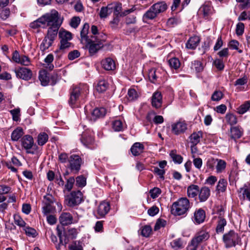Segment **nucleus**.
Here are the masks:
<instances>
[{"label": "nucleus", "mask_w": 250, "mask_h": 250, "mask_svg": "<svg viewBox=\"0 0 250 250\" xmlns=\"http://www.w3.org/2000/svg\"><path fill=\"white\" fill-rule=\"evenodd\" d=\"M167 5L163 1H159L153 4L149 9L144 14L143 19L144 21L152 20L162 13L165 12L167 9Z\"/></svg>", "instance_id": "nucleus-1"}, {"label": "nucleus", "mask_w": 250, "mask_h": 250, "mask_svg": "<svg viewBox=\"0 0 250 250\" xmlns=\"http://www.w3.org/2000/svg\"><path fill=\"white\" fill-rule=\"evenodd\" d=\"M189 200L186 197L181 198L174 202L171 207V213L175 216L184 215L190 208Z\"/></svg>", "instance_id": "nucleus-2"}, {"label": "nucleus", "mask_w": 250, "mask_h": 250, "mask_svg": "<svg viewBox=\"0 0 250 250\" xmlns=\"http://www.w3.org/2000/svg\"><path fill=\"white\" fill-rule=\"evenodd\" d=\"M110 5H114L111 8L113 9V19L112 21H110V24H112V28H116L118 25L120 21V17L125 16L133 12L135 10L134 7H133L131 9L125 10L124 11L122 12L121 3L116 2L114 3H111Z\"/></svg>", "instance_id": "nucleus-3"}, {"label": "nucleus", "mask_w": 250, "mask_h": 250, "mask_svg": "<svg viewBox=\"0 0 250 250\" xmlns=\"http://www.w3.org/2000/svg\"><path fill=\"white\" fill-rule=\"evenodd\" d=\"M83 85H73L69 90L70 98L68 104L72 108L77 107L79 99L83 93Z\"/></svg>", "instance_id": "nucleus-4"}, {"label": "nucleus", "mask_w": 250, "mask_h": 250, "mask_svg": "<svg viewBox=\"0 0 250 250\" xmlns=\"http://www.w3.org/2000/svg\"><path fill=\"white\" fill-rule=\"evenodd\" d=\"M223 242L225 247L229 248L235 247L236 245H241V240L238 234L233 230L224 234L223 236Z\"/></svg>", "instance_id": "nucleus-5"}, {"label": "nucleus", "mask_w": 250, "mask_h": 250, "mask_svg": "<svg viewBox=\"0 0 250 250\" xmlns=\"http://www.w3.org/2000/svg\"><path fill=\"white\" fill-rule=\"evenodd\" d=\"M85 43L90 56L95 55L103 47L102 41L94 36H91L90 40L85 42Z\"/></svg>", "instance_id": "nucleus-6"}, {"label": "nucleus", "mask_w": 250, "mask_h": 250, "mask_svg": "<svg viewBox=\"0 0 250 250\" xmlns=\"http://www.w3.org/2000/svg\"><path fill=\"white\" fill-rule=\"evenodd\" d=\"M83 201V194L80 190L73 191L65 197V204L70 207L79 205Z\"/></svg>", "instance_id": "nucleus-7"}, {"label": "nucleus", "mask_w": 250, "mask_h": 250, "mask_svg": "<svg viewBox=\"0 0 250 250\" xmlns=\"http://www.w3.org/2000/svg\"><path fill=\"white\" fill-rule=\"evenodd\" d=\"M44 24H47L48 26H52L56 24L61 25L62 22L59 20V13L55 10H53L50 13H46L43 15Z\"/></svg>", "instance_id": "nucleus-8"}, {"label": "nucleus", "mask_w": 250, "mask_h": 250, "mask_svg": "<svg viewBox=\"0 0 250 250\" xmlns=\"http://www.w3.org/2000/svg\"><path fill=\"white\" fill-rule=\"evenodd\" d=\"M80 140L82 143L87 148L92 149L96 147L93 134L92 132L88 131L83 132Z\"/></svg>", "instance_id": "nucleus-9"}, {"label": "nucleus", "mask_w": 250, "mask_h": 250, "mask_svg": "<svg viewBox=\"0 0 250 250\" xmlns=\"http://www.w3.org/2000/svg\"><path fill=\"white\" fill-rule=\"evenodd\" d=\"M21 144L23 147L27 150L28 153L32 154H37L35 151L30 150L32 147H38L36 145H34V140L31 136L29 135L23 136L21 139Z\"/></svg>", "instance_id": "nucleus-10"}, {"label": "nucleus", "mask_w": 250, "mask_h": 250, "mask_svg": "<svg viewBox=\"0 0 250 250\" xmlns=\"http://www.w3.org/2000/svg\"><path fill=\"white\" fill-rule=\"evenodd\" d=\"M224 210L222 208H219L216 212L218 220L216 231L218 233L222 232L224 230V227L227 225V221L224 217Z\"/></svg>", "instance_id": "nucleus-11"}, {"label": "nucleus", "mask_w": 250, "mask_h": 250, "mask_svg": "<svg viewBox=\"0 0 250 250\" xmlns=\"http://www.w3.org/2000/svg\"><path fill=\"white\" fill-rule=\"evenodd\" d=\"M210 237L208 231L204 229L198 231L191 240L198 245L208 240Z\"/></svg>", "instance_id": "nucleus-12"}, {"label": "nucleus", "mask_w": 250, "mask_h": 250, "mask_svg": "<svg viewBox=\"0 0 250 250\" xmlns=\"http://www.w3.org/2000/svg\"><path fill=\"white\" fill-rule=\"evenodd\" d=\"M15 72L18 78L24 80H30L32 76L31 70L26 67H20L15 70Z\"/></svg>", "instance_id": "nucleus-13"}, {"label": "nucleus", "mask_w": 250, "mask_h": 250, "mask_svg": "<svg viewBox=\"0 0 250 250\" xmlns=\"http://www.w3.org/2000/svg\"><path fill=\"white\" fill-rule=\"evenodd\" d=\"M68 161L71 170L78 173L80 170L82 164L81 157H69Z\"/></svg>", "instance_id": "nucleus-14"}, {"label": "nucleus", "mask_w": 250, "mask_h": 250, "mask_svg": "<svg viewBox=\"0 0 250 250\" xmlns=\"http://www.w3.org/2000/svg\"><path fill=\"white\" fill-rule=\"evenodd\" d=\"M106 113V110L104 107H96L93 110L90 116V120L95 122L99 118L104 117Z\"/></svg>", "instance_id": "nucleus-15"}, {"label": "nucleus", "mask_w": 250, "mask_h": 250, "mask_svg": "<svg viewBox=\"0 0 250 250\" xmlns=\"http://www.w3.org/2000/svg\"><path fill=\"white\" fill-rule=\"evenodd\" d=\"M172 132L175 135L184 133L187 129V124L183 122H178L171 125Z\"/></svg>", "instance_id": "nucleus-16"}, {"label": "nucleus", "mask_w": 250, "mask_h": 250, "mask_svg": "<svg viewBox=\"0 0 250 250\" xmlns=\"http://www.w3.org/2000/svg\"><path fill=\"white\" fill-rule=\"evenodd\" d=\"M162 104V95L160 92H154L151 97V104L155 108H159Z\"/></svg>", "instance_id": "nucleus-17"}, {"label": "nucleus", "mask_w": 250, "mask_h": 250, "mask_svg": "<svg viewBox=\"0 0 250 250\" xmlns=\"http://www.w3.org/2000/svg\"><path fill=\"white\" fill-rule=\"evenodd\" d=\"M210 195V190L207 187H202L198 193V198L200 202H204L208 200Z\"/></svg>", "instance_id": "nucleus-18"}, {"label": "nucleus", "mask_w": 250, "mask_h": 250, "mask_svg": "<svg viewBox=\"0 0 250 250\" xmlns=\"http://www.w3.org/2000/svg\"><path fill=\"white\" fill-rule=\"evenodd\" d=\"M206 218V213L202 208H199L196 210L194 213V222L196 224L202 223Z\"/></svg>", "instance_id": "nucleus-19"}, {"label": "nucleus", "mask_w": 250, "mask_h": 250, "mask_svg": "<svg viewBox=\"0 0 250 250\" xmlns=\"http://www.w3.org/2000/svg\"><path fill=\"white\" fill-rule=\"evenodd\" d=\"M145 147L143 144L136 142L130 148L131 153L134 156L141 155L144 151Z\"/></svg>", "instance_id": "nucleus-20"}, {"label": "nucleus", "mask_w": 250, "mask_h": 250, "mask_svg": "<svg viewBox=\"0 0 250 250\" xmlns=\"http://www.w3.org/2000/svg\"><path fill=\"white\" fill-rule=\"evenodd\" d=\"M59 221L62 226H67L72 223L73 216L70 213L63 212L59 217Z\"/></svg>", "instance_id": "nucleus-21"}, {"label": "nucleus", "mask_w": 250, "mask_h": 250, "mask_svg": "<svg viewBox=\"0 0 250 250\" xmlns=\"http://www.w3.org/2000/svg\"><path fill=\"white\" fill-rule=\"evenodd\" d=\"M109 210V202H102L98 206L97 213L99 217H104Z\"/></svg>", "instance_id": "nucleus-22"}, {"label": "nucleus", "mask_w": 250, "mask_h": 250, "mask_svg": "<svg viewBox=\"0 0 250 250\" xmlns=\"http://www.w3.org/2000/svg\"><path fill=\"white\" fill-rule=\"evenodd\" d=\"M230 137L236 140L240 138L243 135V130L239 126H231L230 128Z\"/></svg>", "instance_id": "nucleus-23"}, {"label": "nucleus", "mask_w": 250, "mask_h": 250, "mask_svg": "<svg viewBox=\"0 0 250 250\" xmlns=\"http://www.w3.org/2000/svg\"><path fill=\"white\" fill-rule=\"evenodd\" d=\"M61 25L59 24H56V25H53L52 26H50L47 31V34L45 36L49 39L52 40V41H54L55 39L57 37V33L58 32V30Z\"/></svg>", "instance_id": "nucleus-24"}, {"label": "nucleus", "mask_w": 250, "mask_h": 250, "mask_svg": "<svg viewBox=\"0 0 250 250\" xmlns=\"http://www.w3.org/2000/svg\"><path fill=\"white\" fill-rule=\"evenodd\" d=\"M148 78L151 83H156L160 78L159 71L155 68L151 69L148 72Z\"/></svg>", "instance_id": "nucleus-25"}, {"label": "nucleus", "mask_w": 250, "mask_h": 250, "mask_svg": "<svg viewBox=\"0 0 250 250\" xmlns=\"http://www.w3.org/2000/svg\"><path fill=\"white\" fill-rule=\"evenodd\" d=\"M77 230L75 228L70 229L68 230L67 233L66 232H63V236L65 237L64 244L66 245L68 242V238L72 239H75L77 235Z\"/></svg>", "instance_id": "nucleus-26"}, {"label": "nucleus", "mask_w": 250, "mask_h": 250, "mask_svg": "<svg viewBox=\"0 0 250 250\" xmlns=\"http://www.w3.org/2000/svg\"><path fill=\"white\" fill-rule=\"evenodd\" d=\"M199 187L197 185H191L188 187L187 194L188 196L190 198L196 197L199 193Z\"/></svg>", "instance_id": "nucleus-27"}, {"label": "nucleus", "mask_w": 250, "mask_h": 250, "mask_svg": "<svg viewBox=\"0 0 250 250\" xmlns=\"http://www.w3.org/2000/svg\"><path fill=\"white\" fill-rule=\"evenodd\" d=\"M203 132L199 131L197 132H193L189 137L190 142L192 145H197L203 137Z\"/></svg>", "instance_id": "nucleus-28"}, {"label": "nucleus", "mask_w": 250, "mask_h": 250, "mask_svg": "<svg viewBox=\"0 0 250 250\" xmlns=\"http://www.w3.org/2000/svg\"><path fill=\"white\" fill-rule=\"evenodd\" d=\"M200 40L197 36L192 37L189 38L186 43V47L190 49H194L198 45Z\"/></svg>", "instance_id": "nucleus-29"}, {"label": "nucleus", "mask_w": 250, "mask_h": 250, "mask_svg": "<svg viewBox=\"0 0 250 250\" xmlns=\"http://www.w3.org/2000/svg\"><path fill=\"white\" fill-rule=\"evenodd\" d=\"M23 129L21 127H17L11 134V140L13 141H18L23 135Z\"/></svg>", "instance_id": "nucleus-30"}, {"label": "nucleus", "mask_w": 250, "mask_h": 250, "mask_svg": "<svg viewBox=\"0 0 250 250\" xmlns=\"http://www.w3.org/2000/svg\"><path fill=\"white\" fill-rule=\"evenodd\" d=\"M89 28V25L88 23H85L81 31V37L82 42L83 41H87L90 40V38L87 36Z\"/></svg>", "instance_id": "nucleus-31"}, {"label": "nucleus", "mask_w": 250, "mask_h": 250, "mask_svg": "<svg viewBox=\"0 0 250 250\" xmlns=\"http://www.w3.org/2000/svg\"><path fill=\"white\" fill-rule=\"evenodd\" d=\"M228 183L225 179H220L216 186V190L218 192H224L226 190Z\"/></svg>", "instance_id": "nucleus-32"}, {"label": "nucleus", "mask_w": 250, "mask_h": 250, "mask_svg": "<svg viewBox=\"0 0 250 250\" xmlns=\"http://www.w3.org/2000/svg\"><path fill=\"white\" fill-rule=\"evenodd\" d=\"M211 7L208 4H204L199 9V12L205 19H207L211 13Z\"/></svg>", "instance_id": "nucleus-33"}, {"label": "nucleus", "mask_w": 250, "mask_h": 250, "mask_svg": "<svg viewBox=\"0 0 250 250\" xmlns=\"http://www.w3.org/2000/svg\"><path fill=\"white\" fill-rule=\"evenodd\" d=\"M53 41L51 39H49L46 36H45L44 39L43 40L41 45L40 48L42 51H44L46 49H48L49 47H50L53 42Z\"/></svg>", "instance_id": "nucleus-34"}, {"label": "nucleus", "mask_w": 250, "mask_h": 250, "mask_svg": "<svg viewBox=\"0 0 250 250\" xmlns=\"http://www.w3.org/2000/svg\"><path fill=\"white\" fill-rule=\"evenodd\" d=\"M39 78L42 85L46 86L48 85L49 82V78L45 71L40 72Z\"/></svg>", "instance_id": "nucleus-35"}, {"label": "nucleus", "mask_w": 250, "mask_h": 250, "mask_svg": "<svg viewBox=\"0 0 250 250\" xmlns=\"http://www.w3.org/2000/svg\"><path fill=\"white\" fill-rule=\"evenodd\" d=\"M250 108V101L244 102L239 107L237 108V112L239 114H243L248 111Z\"/></svg>", "instance_id": "nucleus-36"}, {"label": "nucleus", "mask_w": 250, "mask_h": 250, "mask_svg": "<svg viewBox=\"0 0 250 250\" xmlns=\"http://www.w3.org/2000/svg\"><path fill=\"white\" fill-rule=\"evenodd\" d=\"M225 119L227 123L231 126L236 124L237 123V118L236 115L232 113H227L226 115Z\"/></svg>", "instance_id": "nucleus-37"}, {"label": "nucleus", "mask_w": 250, "mask_h": 250, "mask_svg": "<svg viewBox=\"0 0 250 250\" xmlns=\"http://www.w3.org/2000/svg\"><path fill=\"white\" fill-rule=\"evenodd\" d=\"M68 40H60L59 49L56 52H61L62 53H64L65 49L69 48L72 44Z\"/></svg>", "instance_id": "nucleus-38"}, {"label": "nucleus", "mask_w": 250, "mask_h": 250, "mask_svg": "<svg viewBox=\"0 0 250 250\" xmlns=\"http://www.w3.org/2000/svg\"><path fill=\"white\" fill-rule=\"evenodd\" d=\"M108 87V83L105 80H100L96 86V90L99 92L105 91Z\"/></svg>", "instance_id": "nucleus-39"}, {"label": "nucleus", "mask_w": 250, "mask_h": 250, "mask_svg": "<svg viewBox=\"0 0 250 250\" xmlns=\"http://www.w3.org/2000/svg\"><path fill=\"white\" fill-rule=\"evenodd\" d=\"M48 140V136L45 132H42L38 136V144L39 146L44 145Z\"/></svg>", "instance_id": "nucleus-40"}, {"label": "nucleus", "mask_w": 250, "mask_h": 250, "mask_svg": "<svg viewBox=\"0 0 250 250\" xmlns=\"http://www.w3.org/2000/svg\"><path fill=\"white\" fill-rule=\"evenodd\" d=\"M59 37L60 40L70 41L72 38V34L65 30H60L59 32Z\"/></svg>", "instance_id": "nucleus-41"}, {"label": "nucleus", "mask_w": 250, "mask_h": 250, "mask_svg": "<svg viewBox=\"0 0 250 250\" xmlns=\"http://www.w3.org/2000/svg\"><path fill=\"white\" fill-rule=\"evenodd\" d=\"M86 184V178L83 175L78 176L76 178V186L79 188H83Z\"/></svg>", "instance_id": "nucleus-42"}, {"label": "nucleus", "mask_w": 250, "mask_h": 250, "mask_svg": "<svg viewBox=\"0 0 250 250\" xmlns=\"http://www.w3.org/2000/svg\"><path fill=\"white\" fill-rule=\"evenodd\" d=\"M42 212L45 215L54 213L56 211V208L52 204H44L42 207Z\"/></svg>", "instance_id": "nucleus-43"}, {"label": "nucleus", "mask_w": 250, "mask_h": 250, "mask_svg": "<svg viewBox=\"0 0 250 250\" xmlns=\"http://www.w3.org/2000/svg\"><path fill=\"white\" fill-rule=\"evenodd\" d=\"M226 167V163L224 160L217 159V164L216 165V172L217 173L222 172Z\"/></svg>", "instance_id": "nucleus-44"}, {"label": "nucleus", "mask_w": 250, "mask_h": 250, "mask_svg": "<svg viewBox=\"0 0 250 250\" xmlns=\"http://www.w3.org/2000/svg\"><path fill=\"white\" fill-rule=\"evenodd\" d=\"M69 250H83L82 243L80 241H74L72 243L68 246Z\"/></svg>", "instance_id": "nucleus-45"}, {"label": "nucleus", "mask_w": 250, "mask_h": 250, "mask_svg": "<svg viewBox=\"0 0 250 250\" xmlns=\"http://www.w3.org/2000/svg\"><path fill=\"white\" fill-rule=\"evenodd\" d=\"M168 64L170 67L175 69H177L180 66V62L177 58H172L168 60Z\"/></svg>", "instance_id": "nucleus-46"}, {"label": "nucleus", "mask_w": 250, "mask_h": 250, "mask_svg": "<svg viewBox=\"0 0 250 250\" xmlns=\"http://www.w3.org/2000/svg\"><path fill=\"white\" fill-rule=\"evenodd\" d=\"M170 245L174 250H178L183 248V243L180 238L173 240L170 243Z\"/></svg>", "instance_id": "nucleus-47"}, {"label": "nucleus", "mask_w": 250, "mask_h": 250, "mask_svg": "<svg viewBox=\"0 0 250 250\" xmlns=\"http://www.w3.org/2000/svg\"><path fill=\"white\" fill-rule=\"evenodd\" d=\"M191 68L195 70L197 72H200L203 69L202 63L198 61H194L192 62Z\"/></svg>", "instance_id": "nucleus-48"}, {"label": "nucleus", "mask_w": 250, "mask_h": 250, "mask_svg": "<svg viewBox=\"0 0 250 250\" xmlns=\"http://www.w3.org/2000/svg\"><path fill=\"white\" fill-rule=\"evenodd\" d=\"M127 98L129 101H133L138 98L137 92L134 89H129L127 92Z\"/></svg>", "instance_id": "nucleus-49"}, {"label": "nucleus", "mask_w": 250, "mask_h": 250, "mask_svg": "<svg viewBox=\"0 0 250 250\" xmlns=\"http://www.w3.org/2000/svg\"><path fill=\"white\" fill-rule=\"evenodd\" d=\"M43 20H44L42 16L38 20L30 23V27L33 29H37L41 27V25L44 24Z\"/></svg>", "instance_id": "nucleus-50"}, {"label": "nucleus", "mask_w": 250, "mask_h": 250, "mask_svg": "<svg viewBox=\"0 0 250 250\" xmlns=\"http://www.w3.org/2000/svg\"><path fill=\"white\" fill-rule=\"evenodd\" d=\"M56 229L57 231V235L59 238V243L56 245V248L57 250H59L61 246H65L66 245L63 243L62 230L60 229L59 226H57Z\"/></svg>", "instance_id": "nucleus-51"}, {"label": "nucleus", "mask_w": 250, "mask_h": 250, "mask_svg": "<svg viewBox=\"0 0 250 250\" xmlns=\"http://www.w3.org/2000/svg\"><path fill=\"white\" fill-rule=\"evenodd\" d=\"M152 232V229L150 226L146 225L142 227L141 229V234L142 236L147 237Z\"/></svg>", "instance_id": "nucleus-52"}, {"label": "nucleus", "mask_w": 250, "mask_h": 250, "mask_svg": "<svg viewBox=\"0 0 250 250\" xmlns=\"http://www.w3.org/2000/svg\"><path fill=\"white\" fill-rule=\"evenodd\" d=\"M26 234L28 236L35 237L37 236V231L35 229L29 227L25 226L23 229Z\"/></svg>", "instance_id": "nucleus-53"}, {"label": "nucleus", "mask_w": 250, "mask_h": 250, "mask_svg": "<svg viewBox=\"0 0 250 250\" xmlns=\"http://www.w3.org/2000/svg\"><path fill=\"white\" fill-rule=\"evenodd\" d=\"M224 94L221 91H215L211 97V99L213 101H219L223 97Z\"/></svg>", "instance_id": "nucleus-54"}, {"label": "nucleus", "mask_w": 250, "mask_h": 250, "mask_svg": "<svg viewBox=\"0 0 250 250\" xmlns=\"http://www.w3.org/2000/svg\"><path fill=\"white\" fill-rule=\"evenodd\" d=\"M112 128L115 131H120L123 129V124L121 121L116 120L112 123Z\"/></svg>", "instance_id": "nucleus-55"}, {"label": "nucleus", "mask_w": 250, "mask_h": 250, "mask_svg": "<svg viewBox=\"0 0 250 250\" xmlns=\"http://www.w3.org/2000/svg\"><path fill=\"white\" fill-rule=\"evenodd\" d=\"M75 181V180L74 177H70L68 179H67V182L65 185V188L68 191H70L72 189Z\"/></svg>", "instance_id": "nucleus-56"}, {"label": "nucleus", "mask_w": 250, "mask_h": 250, "mask_svg": "<svg viewBox=\"0 0 250 250\" xmlns=\"http://www.w3.org/2000/svg\"><path fill=\"white\" fill-rule=\"evenodd\" d=\"M161 193V190L158 188H154L149 191L150 196L153 199L158 197Z\"/></svg>", "instance_id": "nucleus-57"}, {"label": "nucleus", "mask_w": 250, "mask_h": 250, "mask_svg": "<svg viewBox=\"0 0 250 250\" xmlns=\"http://www.w3.org/2000/svg\"><path fill=\"white\" fill-rule=\"evenodd\" d=\"M18 63L25 66H28L30 63V59L26 56L21 55Z\"/></svg>", "instance_id": "nucleus-58"}, {"label": "nucleus", "mask_w": 250, "mask_h": 250, "mask_svg": "<svg viewBox=\"0 0 250 250\" xmlns=\"http://www.w3.org/2000/svg\"><path fill=\"white\" fill-rule=\"evenodd\" d=\"M14 222L17 225L21 227H24L25 226L26 223L19 215H14Z\"/></svg>", "instance_id": "nucleus-59"}, {"label": "nucleus", "mask_w": 250, "mask_h": 250, "mask_svg": "<svg viewBox=\"0 0 250 250\" xmlns=\"http://www.w3.org/2000/svg\"><path fill=\"white\" fill-rule=\"evenodd\" d=\"M10 11L9 8H5L0 11V17L3 20H6L9 16Z\"/></svg>", "instance_id": "nucleus-60"}, {"label": "nucleus", "mask_w": 250, "mask_h": 250, "mask_svg": "<svg viewBox=\"0 0 250 250\" xmlns=\"http://www.w3.org/2000/svg\"><path fill=\"white\" fill-rule=\"evenodd\" d=\"M244 24L242 22H238L236 25V34L238 36L242 35L244 31Z\"/></svg>", "instance_id": "nucleus-61"}, {"label": "nucleus", "mask_w": 250, "mask_h": 250, "mask_svg": "<svg viewBox=\"0 0 250 250\" xmlns=\"http://www.w3.org/2000/svg\"><path fill=\"white\" fill-rule=\"evenodd\" d=\"M80 56V52L77 50L70 51L68 54V59L69 60H73Z\"/></svg>", "instance_id": "nucleus-62"}, {"label": "nucleus", "mask_w": 250, "mask_h": 250, "mask_svg": "<svg viewBox=\"0 0 250 250\" xmlns=\"http://www.w3.org/2000/svg\"><path fill=\"white\" fill-rule=\"evenodd\" d=\"M213 64L219 70H223L224 68V64L223 62V61L220 59L215 60L213 62Z\"/></svg>", "instance_id": "nucleus-63"}, {"label": "nucleus", "mask_w": 250, "mask_h": 250, "mask_svg": "<svg viewBox=\"0 0 250 250\" xmlns=\"http://www.w3.org/2000/svg\"><path fill=\"white\" fill-rule=\"evenodd\" d=\"M166 225V221L164 219H159L157 220L155 226L154 230H157L162 227H164Z\"/></svg>", "instance_id": "nucleus-64"}]
</instances>
